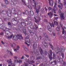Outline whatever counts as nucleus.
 I'll list each match as a JSON object with an SVG mask.
<instances>
[{"mask_svg":"<svg viewBox=\"0 0 66 66\" xmlns=\"http://www.w3.org/2000/svg\"><path fill=\"white\" fill-rule=\"evenodd\" d=\"M22 31H23V33L26 36H27L25 38V40L26 42L28 43H30V39H29V38L28 37V35L27 33L26 28H24L22 29Z\"/></svg>","mask_w":66,"mask_h":66,"instance_id":"nucleus-1","label":"nucleus"},{"mask_svg":"<svg viewBox=\"0 0 66 66\" xmlns=\"http://www.w3.org/2000/svg\"><path fill=\"white\" fill-rule=\"evenodd\" d=\"M18 39L20 40L23 39V37H22L21 35L18 34L17 35V36L16 35H14L13 36L12 38L13 40H17Z\"/></svg>","mask_w":66,"mask_h":66,"instance_id":"nucleus-2","label":"nucleus"},{"mask_svg":"<svg viewBox=\"0 0 66 66\" xmlns=\"http://www.w3.org/2000/svg\"><path fill=\"white\" fill-rule=\"evenodd\" d=\"M34 0H33V1L34 2V3L35 5V6H34V5H32V6H34L35 9L36 10V12L37 13H39V9H40V6H39L36 7V5H37V4H38V3L37 2H35L34 1Z\"/></svg>","mask_w":66,"mask_h":66,"instance_id":"nucleus-3","label":"nucleus"},{"mask_svg":"<svg viewBox=\"0 0 66 66\" xmlns=\"http://www.w3.org/2000/svg\"><path fill=\"white\" fill-rule=\"evenodd\" d=\"M61 51L59 50L58 51V52H57L56 53L57 54H61L62 55V57L63 59H64V54L63 53H62V52H64L65 51V48L64 47H61Z\"/></svg>","mask_w":66,"mask_h":66,"instance_id":"nucleus-4","label":"nucleus"},{"mask_svg":"<svg viewBox=\"0 0 66 66\" xmlns=\"http://www.w3.org/2000/svg\"><path fill=\"white\" fill-rule=\"evenodd\" d=\"M34 57H35L34 56H31L29 58V59H28L29 61H28V62L29 63V64L32 65V64L30 63H34L35 62L33 61V60L31 61H31V60H34Z\"/></svg>","mask_w":66,"mask_h":66,"instance_id":"nucleus-5","label":"nucleus"},{"mask_svg":"<svg viewBox=\"0 0 66 66\" xmlns=\"http://www.w3.org/2000/svg\"><path fill=\"white\" fill-rule=\"evenodd\" d=\"M25 13L26 15L27 16H29L30 14L31 15H34V13L33 12L31 11H30V12H29L27 10H26L25 11Z\"/></svg>","mask_w":66,"mask_h":66,"instance_id":"nucleus-6","label":"nucleus"},{"mask_svg":"<svg viewBox=\"0 0 66 66\" xmlns=\"http://www.w3.org/2000/svg\"><path fill=\"white\" fill-rule=\"evenodd\" d=\"M34 18L35 19V22H38L40 20H41V19L39 17V16L38 15L36 16H35Z\"/></svg>","mask_w":66,"mask_h":66,"instance_id":"nucleus-7","label":"nucleus"},{"mask_svg":"<svg viewBox=\"0 0 66 66\" xmlns=\"http://www.w3.org/2000/svg\"><path fill=\"white\" fill-rule=\"evenodd\" d=\"M58 12L59 14H61V19L63 20H64V13H63L62 14V12H61V11L60 9L58 11Z\"/></svg>","mask_w":66,"mask_h":66,"instance_id":"nucleus-8","label":"nucleus"},{"mask_svg":"<svg viewBox=\"0 0 66 66\" xmlns=\"http://www.w3.org/2000/svg\"><path fill=\"white\" fill-rule=\"evenodd\" d=\"M13 36V34H12L11 32H10L9 34L7 35V36L5 35V37H6L7 38V39H9V38H12Z\"/></svg>","mask_w":66,"mask_h":66,"instance_id":"nucleus-9","label":"nucleus"},{"mask_svg":"<svg viewBox=\"0 0 66 66\" xmlns=\"http://www.w3.org/2000/svg\"><path fill=\"white\" fill-rule=\"evenodd\" d=\"M50 53V55L49 54H48V55L49 56V58L51 60H52V59H53L52 57V51L51 50H50L49 51Z\"/></svg>","mask_w":66,"mask_h":66,"instance_id":"nucleus-10","label":"nucleus"},{"mask_svg":"<svg viewBox=\"0 0 66 66\" xmlns=\"http://www.w3.org/2000/svg\"><path fill=\"white\" fill-rule=\"evenodd\" d=\"M4 32H5V33L6 35V36H7V35L11 33V32L7 30L6 29L5 30H4Z\"/></svg>","mask_w":66,"mask_h":66,"instance_id":"nucleus-11","label":"nucleus"},{"mask_svg":"<svg viewBox=\"0 0 66 66\" xmlns=\"http://www.w3.org/2000/svg\"><path fill=\"white\" fill-rule=\"evenodd\" d=\"M56 60H57V62H62L63 59L62 58H60L59 59V58H56Z\"/></svg>","mask_w":66,"mask_h":66,"instance_id":"nucleus-12","label":"nucleus"},{"mask_svg":"<svg viewBox=\"0 0 66 66\" xmlns=\"http://www.w3.org/2000/svg\"><path fill=\"white\" fill-rule=\"evenodd\" d=\"M43 44L44 46L45 47H46V48H48V44L45 42H43Z\"/></svg>","mask_w":66,"mask_h":66,"instance_id":"nucleus-13","label":"nucleus"},{"mask_svg":"<svg viewBox=\"0 0 66 66\" xmlns=\"http://www.w3.org/2000/svg\"><path fill=\"white\" fill-rule=\"evenodd\" d=\"M53 12V11H52V12H50L48 13V15L50 18H51V17H52V15H53V14L52 13Z\"/></svg>","mask_w":66,"mask_h":66,"instance_id":"nucleus-14","label":"nucleus"},{"mask_svg":"<svg viewBox=\"0 0 66 66\" xmlns=\"http://www.w3.org/2000/svg\"><path fill=\"white\" fill-rule=\"evenodd\" d=\"M50 5L51 6H53V2L52 1H50L49 2Z\"/></svg>","mask_w":66,"mask_h":66,"instance_id":"nucleus-15","label":"nucleus"},{"mask_svg":"<svg viewBox=\"0 0 66 66\" xmlns=\"http://www.w3.org/2000/svg\"><path fill=\"white\" fill-rule=\"evenodd\" d=\"M60 25L61 26V28H62V30H63V31H62V34H64V33H65V31H64V28H63V25L61 24H60Z\"/></svg>","mask_w":66,"mask_h":66,"instance_id":"nucleus-16","label":"nucleus"},{"mask_svg":"<svg viewBox=\"0 0 66 66\" xmlns=\"http://www.w3.org/2000/svg\"><path fill=\"white\" fill-rule=\"evenodd\" d=\"M61 5H57V6L59 9H60L61 10H62L63 9V4H61Z\"/></svg>","mask_w":66,"mask_h":66,"instance_id":"nucleus-17","label":"nucleus"},{"mask_svg":"<svg viewBox=\"0 0 66 66\" xmlns=\"http://www.w3.org/2000/svg\"><path fill=\"white\" fill-rule=\"evenodd\" d=\"M39 51L40 53L41 54H42L43 53V51L41 48V47H39Z\"/></svg>","mask_w":66,"mask_h":66,"instance_id":"nucleus-18","label":"nucleus"},{"mask_svg":"<svg viewBox=\"0 0 66 66\" xmlns=\"http://www.w3.org/2000/svg\"><path fill=\"white\" fill-rule=\"evenodd\" d=\"M33 47L34 49H35V48H37V44H36V43L34 44V45H33Z\"/></svg>","mask_w":66,"mask_h":66,"instance_id":"nucleus-19","label":"nucleus"},{"mask_svg":"<svg viewBox=\"0 0 66 66\" xmlns=\"http://www.w3.org/2000/svg\"><path fill=\"white\" fill-rule=\"evenodd\" d=\"M2 13L4 15H6L7 14V12L6 11H2Z\"/></svg>","mask_w":66,"mask_h":66,"instance_id":"nucleus-20","label":"nucleus"},{"mask_svg":"<svg viewBox=\"0 0 66 66\" xmlns=\"http://www.w3.org/2000/svg\"><path fill=\"white\" fill-rule=\"evenodd\" d=\"M10 60H8L7 61V62L9 63V64H11V63H12V61L11 60V59H10Z\"/></svg>","mask_w":66,"mask_h":66,"instance_id":"nucleus-21","label":"nucleus"},{"mask_svg":"<svg viewBox=\"0 0 66 66\" xmlns=\"http://www.w3.org/2000/svg\"><path fill=\"white\" fill-rule=\"evenodd\" d=\"M58 9L56 7V9H55V8H54L52 10V11H53L54 12V13L55 14H56V12H55V11H57V10Z\"/></svg>","mask_w":66,"mask_h":66,"instance_id":"nucleus-22","label":"nucleus"},{"mask_svg":"<svg viewBox=\"0 0 66 66\" xmlns=\"http://www.w3.org/2000/svg\"><path fill=\"white\" fill-rule=\"evenodd\" d=\"M21 1L24 5H27L25 0H21Z\"/></svg>","mask_w":66,"mask_h":66,"instance_id":"nucleus-23","label":"nucleus"},{"mask_svg":"<svg viewBox=\"0 0 66 66\" xmlns=\"http://www.w3.org/2000/svg\"><path fill=\"white\" fill-rule=\"evenodd\" d=\"M21 26L23 27H25L26 26V23H24V22H22L21 23Z\"/></svg>","mask_w":66,"mask_h":66,"instance_id":"nucleus-24","label":"nucleus"},{"mask_svg":"<svg viewBox=\"0 0 66 66\" xmlns=\"http://www.w3.org/2000/svg\"><path fill=\"white\" fill-rule=\"evenodd\" d=\"M3 45H5V46H7V43H6V42L4 43L3 41H1Z\"/></svg>","mask_w":66,"mask_h":66,"instance_id":"nucleus-25","label":"nucleus"},{"mask_svg":"<svg viewBox=\"0 0 66 66\" xmlns=\"http://www.w3.org/2000/svg\"><path fill=\"white\" fill-rule=\"evenodd\" d=\"M32 28L33 29H38V27H37V25H35V27H34V26H33L32 27Z\"/></svg>","mask_w":66,"mask_h":66,"instance_id":"nucleus-26","label":"nucleus"},{"mask_svg":"<svg viewBox=\"0 0 66 66\" xmlns=\"http://www.w3.org/2000/svg\"><path fill=\"white\" fill-rule=\"evenodd\" d=\"M56 30L57 32H59L60 31V29L59 27H57L56 28Z\"/></svg>","mask_w":66,"mask_h":66,"instance_id":"nucleus-27","label":"nucleus"},{"mask_svg":"<svg viewBox=\"0 0 66 66\" xmlns=\"http://www.w3.org/2000/svg\"><path fill=\"white\" fill-rule=\"evenodd\" d=\"M12 4H17V2H16V1H14L13 2V1H12Z\"/></svg>","mask_w":66,"mask_h":66,"instance_id":"nucleus-28","label":"nucleus"},{"mask_svg":"<svg viewBox=\"0 0 66 66\" xmlns=\"http://www.w3.org/2000/svg\"><path fill=\"white\" fill-rule=\"evenodd\" d=\"M49 24H50L51 27H52V26L53 27H54V24H53V23H52V24H51L50 22H49Z\"/></svg>","mask_w":66,"mask_h":66,"instance_id":"nucleus-29","label":"nucleus"},{"mask_svg":"<svg viewBox=\"0 0 66 66\" xmlns=\"http://www.w3.org/2000/svg\"><path fill=\"white\" fill-rule=\"evenodd\" d=\"M44 34L45 37L46 38H48V35H47L45 33H44Z\"/></svg>","mask_w":66,"mask_h":66,"instance_id":"nucleus-30","label":"nucleus"},{"mask_svg":"<svg viewBox=\"0 0 66 66\" xmlns=\"http://www.w3.org/2000/svg\"><path fill=\"white\" fill-rule=\"evenodd\" d=\"M27 20H31V18H28L27 19H26V20H25L24 21L25 22H27V21H28Z\"/></svg>","mask_w":66,"mask_h":66,"instance_id":"nucleus-31","label":"nucleus"},{"mask_svg":"<svg viewBox=\"0 0 66 66\" xmlns=\"http://www.w3.org/2000/svg\"><path fill=\"white\" fill-rule=\"evenodd\" d=\"M40 66H48L47 65V64H43V63H42L41 64ZM49 66V65H48Z\"/></svg>","mask_w":66,"mask_h":66,"instance_id":"nucleus-32","label":"nucleus"},{"mask_svg":"<svg viewBox=\"0 0 66 66\" xmlns=\"http://www.w3.org/2000/svg\"><path fill=\"white\" fill-rule=\"evenodd\" d=\"M47 28L48 30L49 31V29H50V26L48 25L47 26Z\"/></svg>","mask_w":66,"mask_h":66,"instance_id":"nucleus-33","label":"nucleus"},{"mask_svg":"<svg viewBox=\"0 0 66 66\" xmlns=\"http://www.w3.org/2000/svg\"><path fill=\"white\" fill-rule=\"evenodd\" d=\"M8 66H15V64L14 63H12L11 65L9 64Z\"/></svg>","mask_w":66,"mask_h":66,"instance_id":"nucleus-34","label":"nucleus"},{"mask_svg":"<svg viewBox=\"0 0 66 66\" xmlns=\"http://www.w3.org/2000/svg\"><path fill=\"white\" fill-rule=\"evenodd\" d=\"M18 14L19 15L21 16V11H20V10L19 11Z\"/></svg>","mask_w":66,"mask_h":66,"instance_id":"nucleus-35","label":"nucleus"},{"mask_svg":"<svg viewBox=\"0 0 66 66\" xmlns=\"http://www.w3.org/2000/svg\"><path fill=\"white\" fill-rule=\"evenodd\" d=\"M24 65L25 66H28V64L27 63L24 62Z\"/></svg>","mask_w":66,"mask_h":66,"instance_id":"nucleus-36","label":"nucleus"},{"mask_svg":"<svg viewBox=\"0 0 66 66\" xmlns=\"http://www.w3.org/2000/svg\"><path fill=\"white\" fill-rule=\"evenodd\" d=\"M54 24L55 25H56V26H57V25L58 24V23L56 21H54Z\"/></svg>","mask_w":66,"mask_h":66,"instance_id":"nucleus-37","label":"nucleus"},{"mask_svg":"<svg viewBox=\"0 0 66 66\" xmlns=\"http://www.w3.org/2000/svg\"><path fill=\"white\" fill-rule=\"evenodd\" d=\"M22 62V61L21 60H20L19 61L18 60V63H21Z\"/></svg>","mask_w":66,"mask_h":66,"instance_id":"nucleus-38","label":"nucleus"},{"mask_svg":"<svg viewBox=\"0 0 66 66\" xmlns=\"http://www.w3.org/2000/svg\"><path fill=\"white\" fill-rule=\"evenodd\" d=\"M38 53H39V52H36V53H37V54H35V55H37V56H39V54H38Z\"/></svg>","mask_w":66,"mask_h":66,"instance_id":"nucleus-39","label":"nucleus"},{"mask_svg":"<svg viewBox=\"0 0 66 66\" xmlns=\"http://www.w3.org/2000/svg\"><path fill=\"white\" fill-rule=\"evenodd\" d=\"M18 60H14V62L15 63H18Z\"/></svg>","mask_w":66,"mask_h":66,"instance_id":"nucleus-40","label":"nucleus"},{"mask_svg":"<svg viewBox=\"0 0 66 66\" xmlns=\"http://www.w3.org/2000/svg\"><path fill=\"white\" fill-rule=\"evenodd\" d=\"M29 32L30 33V34L31 35H32V36L33 35V34H34L33 32H31V31H29Z\"/></svg>","mask_w":66,"mask_h":66,"instance_id":"nucleus-41","label":"nucleus"},{"mask_svg":"<svg viewBox=\"0 0 66 66\" xmlns=\"http://www.w3.org/2000/svg\"><path fill=\"white\" fill-rule=\"evenodd\" d=\"M41 11V12H42V13H44V12H45V11H44V8H42V9Z\"/></svg>","mask_w":66,"mask_h":66,"instance_id":"nucleus-42","label":"nucleus"},{"mask_svg":"<svg viewBox=\"0 0 66 66\" xmlns=\"http://www.w3.org/2000/svg\"><path fill=\"white\" fill-rule=\"evenodd\" d=\"M24 55L26 56L27 58H29V56L28 55L25 54H24Z\"/></svg>","mask_w":66,"mask_h":66,"instance_id":"nucleus-43","label":"nucleus"},{"mask_svg":"<svg viewBox=\"0 0 66 66\" xmlns=\"http://www.w3.org/2000/svg\"><path fill=\"white\" fill-rule=\"evenodd\" d=\"M28 7L30 10H31L32 9L31 6L30 5H28Z\"/></svg>","mask_w":66,"mask_h":66,"instance_id":"nucleus-44","label":"nucleus"},{"mask_svg":"<svg viewBox=\"0 0 66 66\" xmlns=\"http://www.w3.org/2000/svg\"><path fill=\"white\" fill-rule=\"evenodd\" d=\"M41 58H42V57H37L36 58L37 60H40Z\"/></svg>","mask_w":66,"mask_h":66,"instance_id":"nucleus-45","label":"nucleus"},{"mask_svg":"<svg viewBox=\"0 0 66 66\" xmlns=\"http://www.w3.org/2000/svg\"><path fill=\"white\" fill-rule=\"evenodd\" d=\"M20 46H17L16 48L17 49H18V50H19V49H20Z\"/></svg>","mask_w":66,"mask_h":66,"instance_id":"nucleus-46","label":"nucleus"},{"mask_svg":"<svg viewBox=\"0 0 66 66\" xmlns=\"http://www.w3.org/2000/svg\"><path fill=\"white\" fill-rule=\"evenodd\" d=\"M55 5L54 6V8H55V6H56V5H57V2H56V3H54Z\"/></svg>","mask_w":66,"mask_h":66,"instance_id":"nucleus-47","label":"nucleus"},{"mask_svg":"<svg viewBox=\"0 0 66 66\" xmlns=\"http://www.w3.org/2000/svg\"><path fill=\"white\" fill-rule=\"evenodd\" d=\"M48 9L49 11H51V10H52V8H51V7H50L48 8Z\"/></svg>","mask_w":66,"mask_h":66,"instance_id":"nucleus-48","label":"nucleus"},{"mask_svg":"<svg viewBox=\"0 0 66 66\" xmlns=\"http://www.w3.org/2000/svg\"><path fill=\"white\" fill-rule=\"evenodd\" d=\"M5 2L6 4H9V2H8V1H7V0H6L5 1Z\"/></svg>","mask_w":66,"mask_h":66,"instance_id":"nucleus-49","label":"nucleus"},{"mask_svg":"<svg viewBox=\"0 0 66 66\" xmlns=\"http://www.w3.org/2000/svg\"><path fill=\"white\" fill-rule=\"evenodd\" d=\"M63 38L64 39H66V37L65 35H64L63 36Z\"/></svg>","mask_w":66,"mask_h":66,"instance_id":"nucleus-50","label":"nucleus"},{"mask_svg":"<svg viewBox=\"0 0 66 66\" xmlns=\"http://www.w3.org/2000/svg\"><path fill=\"white\" fill-rule=\"evenodd\" d=\"M50 46H51V48H52V50H53V46H52V45L51 44H50Z\"/></svg>","mask_w":66,"mask_h":66,"instance_id":"nucleus-51","label":"nucleus"},{"mask_svg":"<svg viewBox=\"0 0 66 66\" xmlns=\"http://www.w3.org/2000/svg\"><path fill=\"white\" fill-rule=\"evenodd\" d=\"M16 10H15V8H13L12 10V11H13L14 12H15Z\"/></svg>","mask_w":66,"mask_h":66,"instance_id":"nucleus-52","label":"nucleus"},{"mask_svg":"<svg viewBox=\"0 0 66 66\" xmlns=\"http://www.w3.org/2000/svg\"><path fill=\"white\" fill-rule=\"evenodd\" d=\"M53 59H55V55L54 54V53H53Z\"/></svg>","mask_w":66,"mask_h":66,"instance_id":"nucleus-53","label":"nucleus"},{"mask_svg":"<svg viewBox=\"0 0 66 66\" xmlns=\"http://www.w3.org/2000/svg\"><path fill=\"white\" fill-rule=\"evenodd\" d=\"M24 59V56H23L21 58V60H22L23 59Z\"/></svg>","mask_w":66,"mask_h":66,"instance_id":"nucleus-54","label":"nucleus"},{"mask_svg":"<svg viewBox=\"0 0 66 66\" xmlns=\"http://www.w3.org/2000/svg\"><path fill=\"white\" fill-rule=\"evenodd\" d=\"M24 49L26 51H28V49L26 47V48H24Z\"/></svg>","mask_w":66,"mask_h":66,"instance_id":"nucleus-55","label":"nucleus"},{"mask_svg":"<svg viewBox=\"0 0 66 66\" xmlns=\"http://www.w3.org/2000/svg\"><path fill=\"white\" fill-rule=\"evenodd\" d=\"M35 38H38V36H37V35L36 34H35Z\"/></svg>","mask_w":66,"mask_h":66,"instance_id":"nucleus-56","label":"nucleus"},{"mask_svg":"<svg viewBox=\"0 0 66 66\" xmlns=\"http://www.w3.org/2000/svg\"><path fill=\"white\" fill-rule=\"evenodd\" d=\"M1 4L2 6H5V5H4V4H3V3L2 2L1 3Z\"/></svg>","mask_w":66,"mask_h":66,"instance_id":"nucleus-57","label":"nucleus"},{"mask_svg":"<svg viewBox=\"0 0 66 66\" xmlns=\"http://www.w3.org/2000/svg\"><path fill=\"white\" fill-rule=\"evenodd\" d=\"M66 63L65 62H63V66H66Z\"/></svg>","mask_w":66,"mask_h":66,"instance_id":"nucleus-58","label":"nucleus"},{"mask_svg":"<svg viewBox=\"0 0 66 66\" xmlns=\"http://www.w3.org/2000/svg\"><path fill=\"white\" fill-rule=\"evenodd\" d=\"M64 5H65L66 4V1H65V0H64Z\"/></svg>","mask_w":66,"mask_h":66,"instance_id":"nucleus-59","label":"nucleus"},{"mask_svg":"<svg viewBox=\"0 0 66 66\" xmlns=\"http://www.w3.org/2000/svg\"><path fill=\"white\" fill-rule=\"evenodd\" d=\"M58 3L59 4H62L61 3V1H60V0H59L58 2Z\"/></svg>","mask_w":66,"mask_h":66,"instance_id":"nucleus-60","label":"nucleus"},{"mask_svg":"<svg viewBox=\"0 0 66 66\" xmlns=\"http://www.w3.org/2000/svg\"><path fill=\"white\" fill-rule=\"evenodd\" d=\"M10 53L11 55V56H13V53L11 52H10Z\"/></svg>","mask_w":66,"mask_h":66,"instance_id":"nucleus-61","label":"nucleus"},{"mask_svg":"<svg viewBox=\"0 0 66 66\" xmlns=\"http://www.w3.org/2000/svg\"><path fill=\"white\" fill-rule=\"evenodd\" d=\"M4 34V33L3 32H2L0 34V35H3Z\"/></svg>","mask_w":66,"mask_h":66,"instance_id":"nucleus-62","label":"nucleus"},{"mask_svg":"<svg viewBox=\"0 0 66 66\" xmlns=\"http://www.w3.org/2000/svg\"><path fill=\"white\" fill-rule=\"evenodd\" d=\"M8 16L9 17H11V14H8Z\"/></svg>","mask_w":66,"mask_h":66,"instance_id":"nucleus-63","label":"nucleus"},{"mask_svg":"<svg viewBox=\"0 0 66 66\" xmlns=\"http://www.w3.org/2000/svg\"><path fill=\"white\" fill-rule=\"evenodd\" d=\"M48 53H47V52H45L44 53V54H47Z\"/></svg>","mask_w":66,"mask_h":66,"instance_id":"nucleus-64","label":"nucleus"}]
</instances>
